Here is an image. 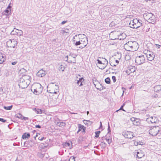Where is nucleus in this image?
Wrapping results in <instances>:
<instances>
[{
    "label": "nucleus",
    "mask_w": 161,
    "mask_h": 161,
    "mask_svg": "<svg viewBox=\"0 0 161 161\" xmlns=\"http://www.w3.org/2000/svg\"><path fill=\"white\" fill-rule=\"evenodd\" d=\"M149 132L153 136H160L161 135V130L158 126H152L149 130Z\"/></svg>",
    "instance_id": "1"
},
{
    "label": "nucleus",
    "mask_w": 161,
    "mask_h": 161,
    "mask_svg": "<svg viewBox=\"0 0 161 161\" xmlns=\"http://www.w3.org/2000/svg\"><path fill=\"white\" fill-rule=\"evenodd\" d=\"M58 83L54 84L53 83H50L47 86V91L50 93L56 94L58 92Z\"/></svg>",
    "instance_id": "2"
},
{
    "label": "nucleus",
    "mask_w": 161,
    "mask_h": 161,
    "mask_svg": "<svg viewBox=\"0 0 161 161\" xmlns=\"http://www.w3.org/2000/svg\"><path fill=\"white\" fill-rule=\"evenodd\" d=\"M137 44V42L135 41H129L125 44L124 47L126 50L131 51Z\"/></svg>",
    "instance_id": "3"
},
{
    "label": "nucleus",
    "mask_w": 161,
    "mask_h": 161,
    "mask_svg": "<svg viewBox=\"0 0 161 161\" xmlns=\"http://www.w3.org/2000/svg\"><path fill=\"white\" fill-rule=\"evenodd\" d=\"M143 17L149 22L153 23L154 22L155 16L151 13L147 12L144 14Z\"/></svg>",
    "instance_id": "4"
},
{
    "label": "nucleus",
    "mask_w": 161,
    "mask_h": 161,
    "mask_svg": "<svg viewBox=\"0 0 161 161\" xmlns=\"http://www.w3.org/2000/svg\"><path fill=\"white\" fill-rule=\"evenodd\" d=\"M145 58L144 55H141L136 58L135 62L138 65H140L145 62Z\"/></svg>",
    "instance_id": "5"
},
{
    "label": "nucleus",
    "mask_w": 161,
    "mask_h": 161,
    "mask_svg": "<svg viewBox=\"0 0 161 161\" xmlns=\"http://www.w3.org/2000/svg\"><path fill=\"white\" fill-rule=\"evenodd\" d=\"M17 42L14 40H9L6 42V45L8 47L15 48L17 46Z\"/></svg>",
    "instance_id": "6"
},
{
    "label": "nucleus",
    "mask_w": 161,
    "mask_h": 161,
    "mask_svg": "<svg viewBox=\"0 0 161 161\" xmlns=\"http://www.w3.org/2000/svg\"><path fill=\"white\" fill-rule=\"evenodd\" d=\"M133 133L132 132L124 131L122 132V135L127 138H132L133 137Z\"/></svg>",
    "instance_id": "7"
},
{
    "label": "nucleus",
    "mask_w": 161,
    "mask_h": 161,
    "mask_svg": "<svg viewBox=\"0 0 161 161\" xmlns=\"http://www.w3.org/2000/svg\"><path fill=\"white\" fill-rule=\"evenodd\" d=\"M35 87L37 91L36 93L38 95L41 93L42 92L43 88L41 85L39 83H37L36 84L33 85V87Z\"/></svg>",
    "instance_id": "8"
},
{
    "label": "nucleus",
    "mask_w": 161,
    "mask_h": 161,
    "mask_svg": "<svg viewBox=\"0 0 161 161\" xmlns=\"http://www.w3.org/2000/svg\"><path fill=\"white\" fill-rule=\"evenodd\" d=\"M146 57L148 60L152 61L154 59L155 57V55L153 54V52L150 51L148 55H146Z\"/></svg>",
    "instance_id": "9"
},
{
    "label": "nucleus",
    "mask_w": 161,
    "mask_h": 161,
    "mask_svg": "<svg viewBox=\"0 0 161 161\" xmlns=\"http://www.w3.org/2000/svg\"><path fill=\"white\" fill-rule=\"evenodd\" d=\"M136 158H141L145 156V153L142 150H139L136 152Z\"/></svg>",
    "instance_id": "10"
},
{
    "label": "nucleus",
    "mask_w": 161,
    "mask_h": 161,
    "mask_svg": "<svg viewBox=\"0 0 161 161\" xmlns=\"http://www.w3.org/2000/svg\"><path fill=\"white\" fill-rule=\"evenodd\" d=\"M153 90L155 92L161 93V85H156L153 87Z\"/></svg>",
    "instance_id": "11"
},
{
    "label": "nucleus",
    "mask_w": 161,
    "mask_h": 161,
    "mask_svg": "<svg viewBox=\"0 0 161 161\" xmlns=\"http://www.w3.org/2000/svg\"><path fill=\"white\" fill-rule=\"evenodd\" d=\"M46 71L42 69L40 70L37 73V75L39 77H42L44 76L46 74Z\"/></svg>",
    "instance_id": "12"
},
{
    "label": "nucleus",
    "mask_w": 161,
    "mask_h": 161,
    "mask_svg": "<svg viewBox=\"0 0 161 161\" xmlns=\"http://www.w3.org/2000/svg\"><path fill=\"white\" fill-rule=\"evenodd\" d=\"M30 83H28L27 81H25L22 83H19V84L20 87H21L22 89H24L26 88L29 85Z\"/></svg>",
    "instance_id": "13"
},
{
    "label": "nucleus",
    "mask_w": 161,
    "mask_h": 161,
    "mask_svg": "<svg viewBox=\"0 0 161 161\" xmlns=\"http://www.w3.org/2000/svg\"><path fill=\"white\" fill-rule=\"evenodd\" d=\"M138 20L136 18L134 19L133 20L130 22L129 25L130 26V27L133 28V27L135 26L136 23H137Z\"/></svg>",
    "instance_id": "14"
},
{
    "label": "nucleus",
    "mask_w": 161,
    "mask_h": 161,
    "mask_svg": "<svg viewBox=\"0 0 161 161\" xmlns=\"http://www.w3.org/2000/svg\"><path fill=\"white\" fill-rule=\"evenodd\" d=\"M22 76L23 78L24 79L25 81H27L28 83H30L31 80V78L30 76L27 75H23Z\"/></svg>",
    "instance_id": "15"
},
{
    "label": "nucleus",
    "mask_w": 161,
    "mask_h": 161,
    "mask_svg": "<svg viewBox=\"0 0 161 161\" xmlns=\"http://www.w3.org/2000/svg\"><path fill=\"white\" fill-rule=\"evenodd\" d=\"M77 82L75 83L78 85H79L80 86H82L83 85V83L84 82L85 80L83 77L79 78L78 80H77Z\"/></svg>",
    "instance_id": "16"
},
{
    "label": "nucleus",
    "mask_w": 161,
    "mask_h": 161,
    "mask_svg": "<svg viewBox=\"0 0 161 161\" xmlns=\"http://www.w3.org/2000/svg\"><path fill=\"white\" fill-rule=\"evenodd\" d=\"M11 14V9H8L7 8L4 10V12H2L3 15H5L6 17H8V16Z\"/></svg>",
    "instance_id": "17"
},
{
    "label": "nucleus",
    "mask_w": 161,
    "mask_h": 161,
    "mask_svg": "<svg viewBox=\"0 0 161 161\" xmlns=\"http://www.w3.org/2000/svg\"><path fill=\"white\" fill-rule=\"evenodd\" d=\"M142 20L140 19H139L137 23H136V25H135V26L133 27V28L137 29L142 26Z\"/></svg>",
    "instance_id": "18"
},
{
    "label": "nucleus",
    "mask_w": 161,
    "mask_h": 161,
    "mask_svg": "<svg viewBox=\"0 0 161 161\" xmlns=\"http://www.w3.org/2000/svg\"><path fill=\"white\" fill-rule=\"evenodd\" d=\"M5 60V55L2 53H0V64H2Z\"/></svg>",
    "instance_id": "19"
},
{
    "label": "nucleus",
    "mask_w": 161,
    "mask_h": 161,
    "mask_svg": "<svg viewBox=\"0 0 161 161\" xmlns=\"http://www.w3.org/2000/svg\"><path fill=\"white\" fill-rule=\"evenodd\" d=\"M30 134L29 133L25 132L23 134L22 138L23 139H26L29 138L30 137Z\"/></svg>",
    "instance_id": "20"
},
{
    "label": "nucleus",
    "mask_w": 161,
    "mask_h": 161,
    "mask_svg": "<svg viewBox=\"0 0 161 161\" xmlns=\"http://www.w3.org/2000/svg\"><path fill=\"white\" fill-rule=\"evenodd\" d=\"M81 36V34H79L78 35H76L75 36L73 37V39L72 40V42H75L77 40H78L77 38L80 39V36Z\"/></svg>",
    "instance_id": "21"
},
{
    "label": "nucleus",
    "mask_w": 161,
    "mask_h": 161,
    "mask_svg": "<svg viewBox=\"0 0 161 161\" xmlns=\"http://www.w3.org/2000/svg\"><path fill=\"white\" fill-rule=\"evenodd\" d=\"M135 71V70L134 68H128L126 70L125 72L128 75H129L132 72H134Z\"/></svg>",
    "instance_id": "22"
},
{
    "label": "nucleus",
    "mask_w": 161,
    "mask_h": 161,
    "mask_svg": "<svg viewBox=\"0 0 161 161\" xmlns=\"http://www.w3.org/2000/svg\"><path fill=\"white\" fill-rule=\"evenodd\" d=\"M71 144V147H70V149H71L72 147V145L71 142H66L64 143L63 144V145L64 147H69L70 145V144Z\"/></svg>",
    "instance_id": "23"
},
{
    "label": "nucleus",
    "mask_w": 161,
    "mask_h": 161,
    "mask_svg": "<svg viewBox=\"0 0 161 161\" xmlns=\"http://www.w3.org/2000/svg\"><path fill=\"white\" fill-rule=\"evenodd\" d=\"M32 141H26L24 143V146L25 147H28L27 145H29L30 146L32 147L33 144H32Z\"/></svg>",
    "instance_id": "24"
},
{
    "label": "nucleus",
    "mask_w": 161,
    "mask_h": 161,
    "mask_svg": "<svg viewBox=\"0 0 161 161\" xmlns=\"http://www.w3.org/2000/svg\"><path fill=\"white\" fill-rule=\"evenodd\" d=\"M78 128L79 130L80 129V131H81V130H82V131L83 132H85L86 127H85L83 125H82L80 124H79L78 125Z\"/></svg>",
    "instance_id": "25"
},
{
    "label": "nucleus",
    "mask_w": 161,
    "mask_h": 161,
    "mask_svg": "<svg viewBox=\"0 0 161 161\" xmlns=\"http://www.w3.org/2000/svg\"><path fill=\"white\" fill-rule=\"evenodd\" d=\"M151 123L152 124L156 123L157 121V118L155 116H151Z\"/></svg>",
    "instance_id": "26"
},
{
    "label": "nucleus",
    "mask_w": 161,
    "mask_h": 161,
    "mask_svg": "<svg viewBox=\"0 0 161 161\" xmlns=\"http://www.w3.org/2000/svg\"><path fill=\"white\" fill-rule=\"evenodd\" d=\"M108 64V62L106 64L103 63V65L102 66H100L99 68L102 70L103 69L106 67Z\"/></svg>",
    "instance_id": "27"
},
{
    "label": "nucleus",
    "mask_w": 161,
    "mask_h": 161,
    "mask_svg": "<svg viewBox=\"0 0 161 161\" xmlns=\"http://www.w3.org/2000/svg\"><path fill=\"white\" fill-rule=\"evenodd\" d=\"M73 44L76 46L80 45L81 44L80 39H79V41L77 40L75 42H73Z\"/></svg>",
    "instance_id": "28"
},
{
    "label": "nucleus",
    "mask_w": 161,
    "mask_h": 161,
    "mask_svg": "<svg viewBox=\"0 0 161 161\" xmlns=\"http://www.w3.org/2000/svg\"><path fill=\"white\" fill-rule=\"evenodd\" d=\"M118 36L119 37H120L122 36V37L120 38V40H121L122 39H124V38H125V34L124 33H121L120 34V35H118ZM118 38H119V37H118Z\"/></svg>",
    "instance_id": "29"
},
{
    "label": "nucleus",
    "mask_w": 161,
    "mask_h": 161,
    "mask_svg": "<svg viewBox=\"0 0 161 161\" xmlns=\"http://www.w3.org/2000/svg\"><path fill=\"white\" fill-rule=\"evenodd\" d=\"M35 109L37 114H41L42 113L43 110L40 109L35 108Z\"/></svg>",
    "instance_id": "30"
},
{
    "label": "nucleus",
    "mask_w": 161,
    "mask_h": 161,
    "mask_svg": "<svg viewBox=\"0 0 161 161\" xmlns=\"http://www.w3.org/2000/svg\"><path fill=\"white\" fill-rule=\"evenodd\" d=\"M125 102L123 103V104L121 106L120 108L119 109L116 110V112H118L119 110H122L123 111H125L123 108L125 106Z\"/></svg>",
    "instance_id": "31"
},
{
    "label": "nucleus",
    "mask_w": 161,
    "mask_h": 161,
    "mask_svg": "<svg viewBox=\"0 0 161 161\" xmlns=\"http://www.w3.org/2000/svg\"><path fill=\"white\" fill-rule=\"evenodd\" d=\"M58 69L59 70H61L62 71H64L65 69L64 65H63V64H61L60 65H59Z\"/></svg>",
    "instance_id": "32"
},
{
    "label": "nucleus",
    "mask_w": 161,
    "mask_h": 161,
    "mask_svg": "<svg viewBox=\"0 0 161 161\" xmlns=\"http://www.w3.org/2000/svg\"><path fill=\"white\" fill-rule=\"evenodd\" d=\"M80 41L81 44H83L84 43V42H86L87 41V40L85 38H83L82 39H81L80 38Z\"/></svg>",
    "instance_id": "33"
},
{
    "label": "nucleus",
    "mask_w": 161,
    "mask_h": 161,
    "mask_svg": "<svg viewBox=\"0 0 161 161\" xmlns=\"http://www.w3.org/2000/svg\"><path fill=\"white\" fill-rule=\"evenodd\" d=\"M13 107V105H11L10 106H4L3 107V108L4 109L7 110H10L12 109V108Z\"/></svg>",
    "instance_id": "34"
},
{
    "label": "nucleus",
    "mask_w": 161,
    "mask_h": 161,
    "mask_svg": "<svg viewBox=\"0 0 161 161\" xmlns=\"http://www.w3.org/2000/svg\"><path fill=\"white\" fill-rule=\"evenodd\" d=\"M134 144L135 146H138V145H142L143 144L142 142L139 141L138 142H134Z\"/></svg>",
    "instance_id": "35"
},
{
    "label": "nucleus",
    "mask_w": 161,
    "mask_h": 161,
    "mask_svg": "<svg viewBox=\"0 0 161 161\" xmlns=\"http://www.w3.org/2000/svg\"><path fill=\"white\" fill-rule=\"evenodd\" d=\"M105 82L107 84H110V79L109 77H107L105 79Z\"/></svg>",
    "instance_id": "36"
},
{
    "label": "nucleus",
    "mask_w": 161,
    "mask_h": 161,
    "mask_svg": "<svg viewBox=\"0 0 161 161\" xmlns=\"http://www.w3.org/2000/svg\"><path fill=\"white\" fill-rule=\"evenodd\" d=\"M138 119L135 120L134 121L133 124L134 125H138L140 124V122L139 121H137Z\"/></svg>",
    "instance_id": "37"
},
{
    "label": "nucleus",
    "mask_w": 161,
    "mask_h": 161,
    "mask_svg": "<svg viewBox=\"0 0 161 161\" xmlns=\"http://www.w3.org/2000/svg\"><path fill=\"white\" fill-rule=\"evenodd\" d=\"M27 72V70L24 68H21V69H20L19 72L20 73V74H22L26 73Z\"/></svg>",
    "instance_id": "38"
},
{
    "label": "nucleus",
    "mask_w": 161,
    "mask_h": 161,
    "mask_svg": "<svg viewBox=\"0 0 161 161\" xmlns=\"http://www.w3.org/2000/svg\"><path fill=\"white\" fill-rule=\"evenodd\" d=\"M88 41L87 42H84V43L83 44V46H81L79 47V48L80 49H83L86 46L87 44Z\"/></svg>",
    "instance_id": "39"
},
{
    "label": "nucleus",
    "mask_w": 161,
    "mask_h": 161,
    "mask_svg": "<svg viewBox=\"0 0 161 161\" xmlns=\"http://www.w3.org/2000/svg\"><path fill=\"white\" fill-rule=\"evenodd\" d=\"M100 58V59H102V61L103 63L106 64L108 62V60L104 58H101L100 57L99 58Z\"/></svg>",
    "instance_id": "40"
},
{
    "label": "nucleus",
    "mask_w": 161,
    "mask_h": 161,
    "mask_svg": "<svg viewBox=\"0 0 161 161\" xmlns=\"http://www.w3.org/2000/svg\"><path fill=\"white\" fill-rule=\"evenodd\" d=\"M101 142L100 144V146L103 147H105L106 145V143L103 141H101Z\"/></svg>",
    "instance_id": "41"
},
{
    "label": "nucleus",
    "mask_w": 161,
    "mask_h": 161,
    "mask_svg": "<svg viewBox=\"0 0 161 161\" xmlns=\"http://www.w3.org/2000/svg\"><path fill=\"white\" fill-rule=\"evenodd\" d=\"M32 88V89H31V91H32L33 90L34 91L33 92L34 93V94H36V95H38V94H37V93H36L37 90L35 87H33V86Z\"/></svg>",
    "instance_id": "42"
},
{
    "label": "nucleus",
    "mask_w": 161,
    "mask_h": 161,
    "mask_svg": "<svg viewBox=\"0 0 161 161\" xmlns=\"http://www.w3.org/2000/svg\"><path fill=\"white\" fill-rule=\"evenodd\" d=\"M151 97L152 98H159V97H158V95L156 93H154L153 95H152Z\"/></svg>",
    "instance_id": "43"
},
{
    "label": "nucleus",
    "mask_w": 161,
    "mask_h": 161,
    "mask_svg": "<svg viewBox=\"0 0 161 161\" xmlns=\"http://www.w3.org/2000/svg\"><path fill=\"white\" fill-rule=\"evenodd\" d=\"M97 63L96 64V65H97V66L98 67H99V66L97 65V64H103V62H102V60H100L99 59H97Z\"/></svg>",
    "instance_id": "44"
},
{
    "label": "nucleus",
    "mask_w": 161,
    "mask_h": 161,
    "mask_svg": "<svg viewBox=\"0 0 161 161\" xmlns=\"http://www.w3.org/2000/svg\"><path fill=\"white\" fill-rule=\"evenodd\" d=\"M101 132L100 131H97L95 132V137L97 138L99 137L100 133Z\"/></svg>",
    "instance_id": "45"
},
{
    "label": "nucleus",
    "mask_w": 161,
    "mask_h": 161,
    "mask_svg": "<svg viewBox=\"0 0 161 161\" xmlns=\"http://www.w3.org/2000/svg\"><path fill=\"white\" fill-rule=\"evenodd\" d=\"M15 116L17 118L21 119H22V117H23V116L20 113L16 114L15 115Z\"/></svg>",
    "instance_id": "46"
},
{
    "label": "nucleus",
    "mask_w": 161,
    "mask_h": 161,
    "mask_svg": "<svg viewBox=\"0 0 161 161\" xmlns=\"http://www.w3.org/2000/svg\"><path fill=\"white\" fill-rule=\"evenodd\" d=\"M105 138H112V136L110 133H107L105 136Z\"/></svg>",
    "instance_id": "47"
},
{
    "label": "nucleus",
    "mask_w": 161,
    "mask_h": 161,
    "mask_svg": "<svg viewBox=\"0 0 161 161\" xmlns=\"http://www.w3.org/2000/svg\"><path fill=\"white\" fill-rule=\"evenodd\" d=\"M105 140L109 144L112 142V138H105Z\"/></svg>",
    "instance_id": "48"
},
{
    "label": "nucleus",
    "mask_w": 161,
    "mask_h": 161,
    "mask_svg": "<svg viewBox=\"0 0 161 161\" xmlns=\"http://www.w3.org/2000/svg\"><path fill=\"white\" fill-rule=\"evenodd\" d=\"M16 30L17 31H16V32L17 33L19 34L20 35H22L23 34V32L21 30H19L18 29H16Z\"/></svg>",
    "instance_id": "49"
},
{
    "label": "nucleus",
    "mask_w": 161,
    "mask_h": 161,
    "mask_svg": "<svg viewBox=\"0 0 161 161\" xmlns=\"http://www.w3.org/2000/svg\"><path fill=\"white\" fill-rule=\"evenodd\" d=\"M75 157L74 156H71L69 159V161H75Z\"/></svg>",
    "instance_id": "50"
},
{
    "label": "nucleus",
    "mask_w": 161,
    "mask_h": 161,
    "mask_svg": "<svg viewBox=\"0 0 161 161\" xmlns=\"http://www.w3.org/2000/svg\"><path fill=\"white\" fill-rule=\"evenodd\" d=\"M65 124L64 122H61L60 123V124L59 125V126H64L65 125Z\"/></svg>",
    "instance_id": "51"
},
{
    "label": "nucleus",
    "mask_w": 161,
    "mask_h": 161,
    "mask_svg": "<svg viewBox=\"0 0 161 161\" xmlns=\"http://www.w3.org/2000/svg\"><path fill=\"white\" fill-rule=\"evenodd\" d=\"M108 133H110L111 132V129L109 125V123L108 122Z\"/></svg>",
    "instance_id": "52"
},
{
    "label": "nucleus",
    "mask_w": 161,
    "mask_h": 161,
    "mask_svg": "<svg viewBox=\"0 0 161 161\" xmlns=\"http://www.w3.org/2000/svg\"><path fill=\"white\" fill-rule=\"evenodd\" d=\"M112 80L114 83L116 81V77L114 76H113L112 77Z\"/></svg>",
    "instance_id": "53"
},
{
    "label": "nucleus",
    "mask_w": 161,
    "mask_h": 161,
    "mask_svg": "<svg viewBox=\"0 0 161 161\" xmlns=\"http://www.w3.org/2000/svg\"><path fill=\"white\" fill-rule=\"evenodd\" d=\"M149 51H150L147 50H145L143 51V53L146 56L147 55H148V54L149 53Z\"/></svg>",
    "instance_id": "54"
},
{
    "label": "nucleus",
    "mask_w": 161,
    "mask_h": 161,
    "mask_svg": "<svg viewBox=\"0 0 161 161\" xmlns=\"http://www.w3.org/2000/svg\"><path fill=\"white\" fill-rule=\"evenodd\" d=\"M115 25L114 23V22H111L109 24V26L110 27H113Z\"/></svg>",
    "instance_id": "55"
},
{
    "label": "nucleus",
    "mask_w": 161,
    "mask_h": 161,
    "mask_svg": "<svg viewBox=\"0 0 161 161\" xmlns=\"http://www.w3.org/2000/svg\"><path fill=\"white\" fill-rule=\"evenodd\" d=\"M19 81V83H22L25 81V80H24V79L23 78V77L22 76V77L20 78Z\"/></svg>",
    "instance_id": "56"
},
{
    "label": "nucleus",
    "mask_w": 161,
    "mask_h": 161,
    "mask_svg": "<svg viewBox=\"0 0 161 161\" xmlns=\"http://www.w3.org/2000/svg\"><path fill=\"white\" fill-rule=\"evenodd\" d=\"M46 138V137H45L44 136L43 137H39L38 138V139L40 141H42L44 139H45Z\"/></svg>",
    "instance_id": "57"
},
{
    "label": "nucleus",
    "mask_w": 161,
    "mask_h": 161,
    "mask_svg": "<svg viewBox=\"0 0 161 161\" xmlns=\"http://www.w3.org/2000/svg\"><path fill=\"white\" fill-rule=\"evenodd\" d=\"M6 120L4 119L3 118H0V121L2 122L3 123H5L6 122Z\"/></svg>",
    "instance_id": "58"
},
{
    "label": "nucleus",
    "mask_w": 161,
    "mask_h": 161,
    "mask_svg": "<svg viewBox=\"0 0 161 161\" xmlns=\"http://www.w3.org/2000/svg\"><path fill=\"white\" fill-rule=\"evenodd\" d=\"M146 121L149 123H150V122L151 123V119L150 117L147 118L146 119Z\"/></svg>",
    "instance_id": "59"
},
{
    "label": "nucleus",
    "mask_w": 161,
    "mask_h": 161,
    "mask_svg": "<svg viewBox=\"0 0 161 161\" xmlns=\"http://www.w3.org/2000/svg\"><path fill=\"white\" fill-rule=\"evenodd\" d=\"M18 63L17 61H15L14 62H11V64L12 65H15Z\"/></svg>",
    "instance_id": "60"
},
{
    "label": "nucleus",
    "mask_w": 161,
    "mask_h": 161,
    "mask_svg": "<svg viewBox=\"0 0 161 161\" xmlns=\"http://www.w3.org/2000/svg\"><path fill=\"white\" fill-rule=\"evenodd\" d=\"M11 5V3H9V4L8 5V6L7 7V8L8 9H11V8L12 7V6Z\"/></svg>",
    "instance_id": "61"
},
{
    "label": "nucleus",
    "mask_w": 161,
    "mask_h": 161,
    "mask_svg": "<svg viewBox=\"0 0 161 161\" xmlns=\"http://www.w3.org/2000/svg\"><path fill=\"white\" fill-rule=\"evenodd\" d=\"M105 88H105V87H104V86H101V87L100 88V89H99V90L100 91H101V90H103V89H105ZM97 89H98V88H97Z\"/></svg>",
    "instance_id": "62"
},
{
    "label": "nucleus",
    "mask_w": 161,
    "mask_h": 161,
    "mask_svg": "<svg viewBox=\"0 0 161 161\" xmlns=\"http://www.w3.org/2000/svg\"><path fill=\"white\" fill-rule=\"evenodd\" d=\"M23 118H22V119H23L24 120H28L29 119L28 118L25 117H24L23 116Z\"/></svg>",
    "instance_id": "63"
},
{
    "label": "nucleus",
    "mask_w": 161,
    "mask_h": 161,
    "mask_svg": "<svg viewBox=\"0 0 161 161\" xmlns=\"http://www.w3.org/2000/svg\"><path fill=\"white\" fill-rule=\"evenodd\" d=\"M155 45L158 48H159L161 46V45H160L159 44H155Z\"/></svg>",
    "instance_id": "64"
}]
</instances>
